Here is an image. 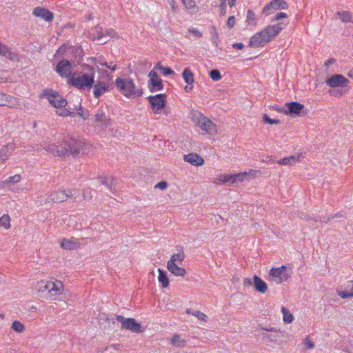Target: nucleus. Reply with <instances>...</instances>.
<instances>
[{
	"label": "nucleus",
	"instance_id": "1",
	"mask_svg": "<svg viewBox=\"0 0 353 353\" xmlns=\"http://www.w3.org/2000/svg\"><path fill=\"white\" fill-rule=\"evenodd\" d=\"M45 150L52 153L54 156L65 157L72 154L74 157L84 154L89 152L90 145L83 139L74 137H65L61 142L50 144L48 139L43 141L41 143L30 145L28 151Z\"/></svg>",
	"mask_w": 353,
	"mask_h": 353
},
{
	"label": "nucleus",
	"instance_id": "2",
	"mask_svg": "<svg viewBox=\"0 0 353 353\" xmlns=\"http://www.w3.org/2000/svg\"><path fill=\"white\" fill-rule=\"evenodd\" d=\"M83 70L74 74L68 79V83L79 89H90L94 83V68L87 64L82 65Z\"/></svg>",
	"mask_w": 353,
	"mask_h": 353
},
{
	"label": "nucleus",
	"instance_id": "3",
	"mask_svg": "<svg viewBox=\"0 0 353 353\" xmlns=\"http://www.w3.org/2000/svg\"><path fill=\"white\" fill-rule=\"evenodd\" d=\"M284 26L283 23L267 26L263 30L256 32L250 38L249 46L254 48L264 46L276 37L284 28Z\"/></svg>",
	"mask_w": 353,
	"mask_h": 353
},
{
	"label": "nucleus",
	"instance_id": "4",
	"mask_svg": "<svg viewBox=\"0 0 353 353\" xmlns=\"http://www.w3.org/2000/svg\"><path fill=\"white\" fill-rule=\"evenodd\" d=\"M117 89L128 98H137L143 94L142 89L137 88L132 79L128 77L117 78L115 80Z\"/></svg>",
	"mask_w": 353,
	"mask_h": 353
},
{
	"label": "nucleus",
	"instance_id": "5",
	"mask_svg": "<svg viewBox=\"0 0 353 353\" xmlns=\"http://www.w3.org/2000/svg\"><path fill=\"white\" fill-rule=\"evenodd\" d=\"M101 320H105L109 324H115L116 321L121 323V329L129 330L133 332H141V325L138 323L132 318H125L121 315L115 316V317L109 318L105 314H101L100 315Z\"/></svg>",
	"mask_w": 353,
	"mask_h": 353
},
{
	"label": "nucleus",
	"instance_id": "6",
	"mask_svg": "<svg viewBox=\"0 0 353 353\" xmlns=\"http://www.w3.org/2000/svg\"><path fill=\"white\" fill-rule=\"evenodd\" d=\"M37 289L39 291L48 292L51 296H56L62 294L63 291V283L58 280L56 281H41L37 283Z\"/></svg>",
	"mask_w": 353,
	"mask_h": 353
},
{
	"label": "nucleus",
	"instance_id": "7",
	"mask_svg": "<svg viewBox=\"0 0 353 353\" xmlns=\"http://www.w3.org/2000/svg\"><path fill=\"white\" fill-rule=\"evenodd\" d=\"M46 196V203H61L66 201L68 198L72 197L73 196V190L71 189L53 190Z\"/></svg>",
	"mask_w": 353,
	"mask_h": 353
},
{
	"label": "nucleus",
	"instance_id": "8",
	"mask_svg": "<svg viewBox=\"0 0 353 353\" xmlns=\"http://www.w3.org/2000/svg\"><path fill=\"white\" fill-rule=\"evenodd\" d=\"M290 274L291 272L285 266L283 265L280 268H272L269 276L270 279L276 283H281L288 280Z\"/></svg>",
	"mask_w": 353,
	"mask_h": 353
},
{
	"label": "nucleus",
	"instance_id": "9",
	"mask_svg": "<svg viewBox=\"0 0 353 353\" xmlns=\"http://www.w3.org/2000/svg\"><path fill=\"white\" fill-rule=\"evenodd\" d=\"M94 122L97 126L105 129L112 125V121L107 114L106 110L103 108H99L94 114Z\"/></svg>",
	"mask_w": 353,
	"mask_h": 353
},
{
	"label": "nucleus",
	"instance_id": "10",
	"mask_svg": "<svg viewBox=\"0 0 353 353\" xmlns=\"http://www.w3.org/2000/svg\"><path fill=\"white\" fill-rule=\"evenodd\" d=\"M148 77L150 79L148 83V86L150 92H157L163 89V85L162 79L154 70H152L149 72Z\"/></svg>",
	"mask_w": 353,
	"mask_h": 353
},
{
	"label": "nucleus",
	"instance_id": "11",
	"mask_svg": "<svg viewBox=\"0 0 353 353\" xmlns=\"http://www.w3.org/2000/svg\"><path fill=\"white\" fill-rule=\"evenodd\" d=\"M148 100L151 105L152 110L155 114L159 113L165 105V96L164 94L150 96L148 97Z\"/></svg>",
	"mask_w": 353,
	"mask_h": 353
},
{
	"label": "nucleus",
	"instance_id": "12",
	"mask_svg": "<svg viewBox=\"0 0 353 353\" xmlns=\"http://www.w3.org/2000/svg\"><path fill=\"white\" fill-rule=\"evenodd\" d=\"M304 109V105L298 102H290L285 103L283 108L279 109V111L285 114L296 117L300 114L301 110Z\"/></svg>",
	"mask_w": 353,
	"mask_h": 353
},
{
	"label": "nucleus",
	"instance_id": "13",
	"mask_svg": "<svg viewBox=\"0 0 353 353\" xmlns=\"http://www.w3.org/2000/svg\"><path fill=\"white\" fill-rule=\"evenodd\" d=\"M325 83L331 88L347 87L350 81L342 74H334L327 78Z\"/></svg>",
	"mask_w": 353,
	"mask_h": 353
},
{
	"label": "nucleus",
	"instance_id": "14",
	"mask_svg": "<svg viewBox=\"0 0 353 353\" xmlns=\"http://www.w3.org/2000/svg\"><path fill=\"white\" fill-rule=\"evenodd\" d=\"M259 336L267 342H276L279 338V331L274 327H261Z\"/></svg>",
	"mask_w": 353,
	"mask_h": 353
},
{
	"label": "nucleus",
	"instance_id": "15",
	"mask_svg": "<svg viewBox=\"0 0 353 353\" xmlns=\"http://www.w3.org/2000/svg\"><path fill=\"white\" fill-rule=\"evenodd\" d=\"M287 8L288 4L284 0H273L263 8L262 12L268 16L277 10L286 9Z\"/></svg>",
	"mask_w": 353,
	"mask_h": 353
},
{
	"label": "nucleus",
	"instance_id": "16",
	"mask_svg": "<svg viewBox=\"0 0 353 353\" xmlns=\"http://www.w3.org/2000/svg\"><path fill=\"white\" fill-rule=\"evenodd\" d=\"M197 124L202 130L205 131L206 133L210 135H214L216 133L215 124L205 117L201 116Z\"/></svg>",
	"mask_w": 353,
	"mask_h": 353
},
{
	"label": "nucleus",
	"instance_id": "17",
	"mask_svg": "<svg viewBox=\"0 0 353 353\" xmlns=\"http://www.w3.org/2000/svg\"><path fill=\"white\" fill-rule=\"evenodd\" d=\"M56 72L62 77H69L72 74V64L68 59H62L56 67Z\"/></svg>",
	"mask_w": 353,
	"mask_h": 353
},
{
	"label": "nucleus",
	"instance_id": "18",
	"mask_svg": "<svg viewBox=\"0 0 353 353\" xmlns=\"http://www.w3.org/2000/svg\"><path fill=\"white\" fill-rule=\"evenodd\" d=\"M20 105L19 99L0 92V106H7L10 108H17Z\"/></svg>",
	"mask_w": 353,
	"mask_h": 353
},
{
	"label": "nucleus",
	"instance_id": "19",
	"mask_svg": "<svg viewBox=\"0 0 353 353\" xmlns=\"http://www.w3.org/2000/svg\"><path fill=\"white\" fill-rule=\"evenodd\" d=\"M337 294L341 299L353 297V281H348L336 289Z\"/></svg>",
	"mask_w": 353,
	"mask_h": 353
},
{
	"label": "nucleus",
	"instance_id": "20",
	"mask_svg": "<svg viewBox=\"0 0 353 353\" xmlns=\"http://www.w3.org/2000/svg\"><path fill=\"white\" fill-rule=\"evenodd\" d=\"M47 99L49 103L56 108H65L68 103L66 99H63L56 92L48 94Z\"/></svg>",
	"mask_w": 353,
	"mask_h": 353
},
{
	"label": "nucleus",
	"instance_id": "21",
	"mask_svg": "<svg viewBox=\"0 0 353 353\" xmlns=\"http://www.w3.org/2000/svg\"><path fill=\"white\" fill-rule=\"evenodd\" d=\"M92 86L93 94L97 99H99L103 94L110 90V85L102 81H97Z\"/></svg>",
	"mask_w": 353,
	"mask_h": 353
},
{
	"label": "nucleus",
	"instance_id": "22",
	"mask_svg": "<svg viewBox=\"0 0 353 353\" xmlns=\"http://www.w3.org/2000/svg\"><path fill=\"white\" fill-rule=\"evenodd\" d=\"M15 148L13 143H10L0 149V163H3Z\"/></svg>",
	"mask_w": 353,
	"mask_h": 353
},
{
	"label": "nucleus",
	"instance_id": "23",
	"mask_svg": "<svg viewBox=\"0 0 353 353\" xmlns=\"http://www.w3.org/2000/svg\"><path fill=\"white\" fill-rule=\"evenodd\" d=\"M258 173H259V171L251 170L249 172H244L232 174L233 183L236 182H242L248 177H255Z\"/></svg>",
	"mask_w": 353,
	"mask_h": 353
},
{
	"label": "nucleus",
	"instance_id": "24",
	"mask_svg": "<svg viewBox=\"0 0 353 353\" xmlns=\"http://www.w3.org/2000/svg\"><path fill=\"white\" fill-rule=\"evenodd\" d=\"M33 14L38 17L44 19L46 21H51L53 19V14L48 10L43 8H36L34 9Z\"/></svg>",
	"mask_w": 353,
	"mask_h": 353
},
{
	"label": "nucleus",
	"instance_id": "25",
	"mask_svg": "<svg viewBox=\"0 0 353 353\" xmlns=\"http://www.w3.org/2000/svg\"><path fill=\"white\" fill-rule=\"evenodd\" d=\"M184 161L195 166L202 165L204 163L203 158L196 153H189L184 155Z\"/></svg>",
	"mask_w": 353,
	"mask_h": 353
},
{
	"label": "nucleus",
	"instance_id": "26",
	"mask_svg": "<svg viewBox=\"0 0 353 353\" xmlns=\"http://www.w3.org/2000/svg\"><path fill=\"white\" fill-rule=\"evenodd\" d=\"M88 36L92 40H101L105 37L103 29L99 26L92 28L88 32Z\"/></svg>",
	"mask_w": 353,
	"mask_h": 353
},
{
	"label": "nucleus",
	"instance_id": "27",
	"mask_svg": "<svg viewBox=\"0 0 353 353\" xmlns=\"http://www.w3.org/2000/svg\"><path fill=\"white\" fill-rule=\"evenodd\" d=\"M254 287L256 291L263 294L268 290L266 283L256 275L254 276Z\"/></svg>",
	"mask_w": 353,
	"mask_h": 353
},
{
	"label": "nucleus",
	"instance_id": "28",
	"mask_svg": "<svg viewBox=\"0 0 353 353\" xmlns=\"http://www.w3.org/2000/svg\"><path fill=\"white\" fill-rule=\"evenodd\" d=\"M185 255L182 248L178 250V253L172 255L170 259L168 261L167 265H172L173 264H179L184 260Z\"/></svg>",
	"mask_w": 353,
	"mask_h": 353
},
{
	"label": "nucleus",
	"instance_id": "29",
	"mask_svg": "<svg viewBox=\"0 0 353 353\" xmlns=\"http://www.w3.org/2000/svg\"><path fill=\"white\" fill-rule=\"evenodd\" d=\"M77 240L64 239L61 243V247L65 250H74L79 245Z\"/></svg>",
	"mask_w": 353,
	"mask_h": 353
},
{
	"label": "nucleus",
	"instance_id": "30",
	"mask_svg": "<svg viewBox=\"0 0 353 353\" xmlns=\"http://www.w3.org/2000/svg\"><path fill=\"white\" fill-rule=\"evenodd\" d=\"M0 54L1 56H3L6 58L10 59V60H15L17 58V55L15 53L12 52L8 46L2 44L1 42H0Z\"/></svg>",
	"mask_w": 353,
	"mask_h": 353
},
{
	"label": "nucleus",
	"instance_id": "31",
	"mask_svg": "<svg viewBox=\"0 0 353 353\" xmlns=\"http://www.w3.org/2000/svg\"><path fill=\"white\" fill-rule=\"evenodd\" d=\"M300 154L292 155L279 160L277 163L280 165H290L299 162L300 161Z\"/></svg>",
	"mask_w": 353,
	"mask_h": 353
},
{
	"label": "nucleus",
	"instance_id": "32",
	"mask_svg": "<svg viewBox=\"0 0 353 353\" xmlns=\"http://www.w3.org/2000/svg\"><path fill=\"white\" fill-rule=\"evenodd\" d=\"M167 268L172 274L176 276H184L186 274V270L179 267L177 264L167 265Z\"/></svg>",
	"mask_w": 353,
	"mask_h": 353
},
{
	"label": "nucleus",
	"instance_id": "33",
	"mask_svg": "<svg viewBox=\"0 0 353 353\" xmlns=\"http://www.w3.org/2000/svg\"><path fill=\"white\" fill-rule=\"evenodd\" d=\"M182 77L187 84L192 85L194 82V74L190 68H186L184 69Z\"/></svg>",
	"mask_w": 353,
	"mask_h": 353
},
{
	"label": "nucleus",
	"instance_id": "34",
	"mask_svg": "<svg viewBox=\"0 0 353 353\" xmlns=\"http://www.w3.org/2000/svg\"><path fill=\"white\" fill-rule=\"evenodd\" d=\"M159 276L158 280L159 283L161 284L162 288H165L169 285V279L167 276V273L165 271L159 269Z\"/></svg>",
	"mask_w": 353,
	"mask_h": 353
},
{
	"label": "nucleus",
	"instance_id": "35",
	"mask_svg": "<svg viewBox=\"0 0 353 353\" xmlns=\"http://www.w3.org/2000/svg\"><path fill=\"white\" fill-rule=\"evenodd\" d=\"M246 23L248 26L252 25L256 26L257 24V18L255 13L252 10H248L246 16Z\"/></svg>",
	"mask_w": 353,
	"mask_h": 353
},
{
	"label": "nucleus",
	"instance_id": "36",
	"mask_svg": "<svg viewBox=\"0 0 353 353\" xmlns=\"http://www.w3.org/2000/svg\"><path fill=\"white\" fill-rule=\"evenodd\" d=\"M339 19L344 23L350 22L352 21V15L347 11L338 12L335 14Z\"/></svg>",
	"mask_w": 353,
	"mask_h": 353
},
{
	"label": "nucleus",
	"instance_id": "37",
	"mask_svg": "<svg viewBox=\"0 0 353 353\" xmlns=\"http://www.w3.org/2000/svg\"><path fill=\"white\" fill-rule=\"evenodd\" d=\"M170 343L172 345H175L176 347H184L185 345V341L181 338V336L179 334H175L171 339Z\"/></svg>",
	"mask_w": 353,
	"mask_h": 353
},
{
	"label": "nucleus",
	"instance_id": "38",
	"mask_svg": "<svg viewBox=\"0 0 353 353\" xmlns=\"http://www.w3.org/2000/svg\"><path fill=\"white\" fill-rule=\"evenodd\" d=\"M21 179V176L19 174H16L14 176H10L5 181H1L0 186L3 187L4 185L8 184V183H17L19 181H20Z\"/></svg>",
	"mask_w": 353,
	"mask_h": 353
},
{
	"label": "nucleus",
	"instance_id": "39",
	"mask_svg": "<svg viewBox=\"0 0 353 353\" xmlns=\"http://www.w3.org/2000/svg\"><path fill=\"white\" fill-rule=\"evenodd\" d=\"M281 312L283 315V321L287 323H290L292 322L294 317L293 315L290 312V311L285 308V307H282Z\"/></svg>",
	"mask_w": 353,
	"mask_h": 353
},
{
	"label": "nucleus",
	"instance_id": "40",
	"mask_svg": "<svg viewBox=\"0 0 353 353\" xmlns=\"http://www.w3.org/2000/svg\"><path fill=\"white\" fill-rule=\"evenodd\" d=\"M0 226L5 229L10 228V218L8 214H3L0 217Z\"/></svg>",
	"mask_w": 353,
	"mask_h": 353
},
{
	"label": "nucleus",
	"instance_id": "41",
	"mask_svg": "<svg viewBox=\"0 0 353 353\" xmlns=\"http://www.w3.org/2000/svg\"><path fill=\"white\" fill-rule=\"evenodd\" d=\"M95 65L97 66H98V65H102V66H105V67L110 69L112 71H114L117 69V65L114 64L112 61L108 63V62L105 61L97 60L95 61Z\"/></svg>",
	"mask_w": 353,
	"mask_h": 353
},
{
	"label": "nucleus",
	"instance_id": "42",
	"mask_svg": "<svg viewBox=\"0 0 353 353\" xmlns=\"http://www.w3.org/2000/svg\"><path fill=\"white\" fill-rule=\"evenodd\" d=\"M217 180L223 183H233L232 174H221L219 176Z\"/></svg>",
	"mask_w": 353,
	"mask_h": 353
},
{
	"label": "nucleus",
	"instance_id": "43",
	"mask_svg": "<svg viewBox=\"0 0 353 353\" xmlns=\"http://www.w3.org/2000/svg\"><path fill=\"white\" fill-rule=\"evenodd\" d=\"M12 328L17 332L21 333L24 330V325L19 321H14L12 324Z\"/></svg>",
	"mask_w": 353,
	"mask_h": 353
},
{
	"label": "nucleus",
	"instance_id": "44",
	"mask_svg": "<svg viewBox=\"0 0 353 353\" xmlns=\"http://www.w3.org/2000/svg\"><path fill=\"white\" fill-rule=\"evenodd\" d=\"M192 315L196 317L199 320L202 321H207L208 316L204 313L200 312L199 310H194L192 312Z\"/></svg>",
	"mask_w": 353,
	"mask_h": 353
},
{
	"label": "nucleus",
	"instance_id": "45",
	"mask_svg": "<svg viewBox=\"0 0 353 353\" xmlns=\"http://www.w3.org/2000/svg\"><path fill=\"white\" fill-rule=\"evenodd\" d=\"M56 112H57V114H58L59 116H62V117H68V116L73 117L74 114L73 112H71L70 110H69L68 109H66V108H63L60 110H57Z\"/></svg>",
	"mask_w": 353,
	"mask_h": 353
},
{
	"label": "nucleus",
	"instance_id": "46",
	"mask_svg": "<svg viewBox=\"0 0 353 353\" xmlns=\"http://www.w3.org/2000/svg\"><path fill=\"white\" fill-rule=\"evenodd\" d=\"M210 77L214 81H219L221 79V74L218 70H212L210 72Z\"/></svg>",
	"mask_w": 353,
	"mask_h": 353
},
{
	"label": "nucleus",
	"instance_id": "47",
	"mask_svg": "<svg viewBox=\"0 0 353 353\" xmlns=\"http://www.w3.org/2000/svg\"><path fill=\"white\" fill-rule=\"evenodd\" d=\"M184 6L188 9H193L196 7V3L193 0H181Z\"/></svg>",
	"mask_w": 353,
	"mask_h": 353
},
{
	"label": "nucleus",
	"instance_id": "48",
	"mask_svg": "<svg viewBox=\"0 0 353 353\" xmlns=\"http://www.w3.org/2000/svg\"><path fill=\"white\" fill-rule=\"evenodd\" d=\"M211 35L213 43L214 44L215 46H218L217 40L219 39V34L215 28H212V30L211 31Z\"/></svg>",
	"mask_w": 353,
	"mask_h": 353
},
{
	"label": "nucleus",
	"instance_id": "49",
	"mask_svg": "<svg viewBox=\"0 0 353 353\" xmlns=\"http://www.w3.org/2000/svg\"><path fill=\"white\" fill-rule=\"evenodd\" d=\"M77 114L84 120L88 119L90 114L87 110H83L82 108H79Z\"/></svg>",
	"mask_w": 353,
	"mask_h": 353
},
{
	"label": "nucleus",
	"instance_id": "50",
	"mask_svg": "<svg viewBox=\"0 0 353 353\" xmlns=\"http://www.w3.org/2000/svg\"><path fill=\"white\" fill-rule=\"evenodd\" d=\"M263 121L265 123H268V124H278L280 123L279 120L272 119L270 118L267 114H264Z\"/></svg>",
	"mask_w": 353,
	"mask_h": 353
},
{
	"label": "nucleus",
	"instance_id": "51",
	"mask_svg": "<svg viewBox=\"0 0 353 353\" xmlns=\"http://www.w3.org/2000/svg\"><path fill=\"white\" fill-rule=\"evenodd\" d=\"M188 32L190 33H192V35L196 38H200L202 37V33L199 32V30L194 28H190L188 29Z\"/></svg>",
	"mask_w": 353,
	"mask_h": 353
},
{
	"label": "nucleus",
	"instance_id": "52",
	"mask_svg": "<svg viewBox=\"0 0 353 353\" xmlns=\"http://www.w3.org/2000/svg\"><path fill=\"white\" fill-rule=\"evenodd\" d=\"M304 344L308 349H312L314 347V343L310 339L309 336H307L304 340Z\"/></svg>",
	"mask_w": 353,
	"mask_h": 353
},
{
	"label": "nucleus",
	"instance_id": "53",
	"mask_svg": "<svg viewBox=\"0 0 353 353\" xmlns=\"http://www.w3.org/2000/svg\"><path fill=\"white\" fill-rule=\"evenodd\" d=\"M163 75H172L174 74V72L173 70H172L170 68L168 67H163L161 71Z\"/></svg>",
	"mask_w": 353,
	"mask_h": 353
},
{
	"label": "nucleus",
	"instance_id": "54",
	"mask_svg": "<svg viewBox=\"0 0 353 353\" xmlns=\"http://www.w3.org/2000/svg\"><path fill=\"white\" fill-rule=\"evenodd\" d=\"M243 284L244 287L248 288L252 285H254V279H250V278H244L243 281Z\"/></svg>",
	"mask_w": 353,
	"mask_h": 353
},
{
	"label": "nucleus",
	"instance_id": "55",
	"mask_svg": "<svg viewBox=\"0 0 353 353\" xmlns=\"http://www.w3.org/2000/svg\"><path fill=\"white\" fill-rule=\"evenodd\" d=\"M329 94L332 96L340 97L343 95V92L339 90H330Z\"/></svg>",
	"mask_w": 353,
	"mask_h": 353
},
{
	"label": "nucleus",
	"instance_id": "56",
	"mask_svg": "<svg viewBox=\"0 0 353 353\" xmlns=\"http://www.w3.org/2000/svg\"><path fill=\"white\" fill-rule=\"evenodd\" d=\"M105 37L108 36L110 38H113L117 36V32L114 30L110 28L105 31V33H104Z\"/></svg>",
	"mask_w": 353,
	"mask_h": 353
},
{
	"label": "nucleus",
	"instance_id": "57",
	"mask_svg": "<svg viewBox=\"0 0 353 353\" xmlns=\"http://www.w3.org/2000/svg\"><path fill=\"white\" fill-rule=\"evenodd\" d=\"M236 22L235 17L234 16H230L227 21V25L230 28H232L234 27Z\"/></svg>",
	"mask_w": 353,
	"mask_h": 353
},
{
	"label": "nucleus",
	"instance_id": "58",
	"mask_svg": "<svg viewBox=\"0 0 353 353\" xmlns=\"http://www.w3.org/2000/svg\"><path fill=\"white\" fill-rule=\"evenodd\" d=\"M287 14L284 12L277 13L273 18L272 21H279L283 18H286Z\"/></svg>",
	"mask_w": 353,
	"mask_h": 353
},
{
	"label": "nucleus",
	"instance_id": "59",
	"mask_svg": "<svg viewBox=\"0 0 353 353\" xmlns=\"http://www.w3.org/2000/svg\"><path fill=\"white\" fill-rule=\"evenodd\" d=\"M110 179L107 176L100 178L101 183L111 188V185L109 184Z\"/></svg>",
	"mask_w": 353,
	"mask_h": 353
},
{
	"label": "nucleus",
	"instance_id": "60",
	"mask_svg": "<svg viewBox=\"0 0 353 353\" xmlns=\"http://www.w3.org/2000/svg\"><path fill=\"white\" fill-rule=\"evenodd\" d=\"M221 1V14H225V8H226V0H220Z\"/></svg>",
	"mask_w": 353,
	"mask_h": 353
},
{
	"label": "nucleus",
	"instance_id": "61",
	"mask_svg": "<svg viewBox=\"0 0 353 353\" xmlns=\"http://www.w3.org/2000/svg\"><path fill=\"white\" fill-rule=\"evenodd\" d=\"M167 183L165 181H161L155 185V188L165 190L167 188Z\"/></svg>",
	"mask_w": 353,
	"mask_h": 353
},
{
	"label": "nucleus",
	"instance_id": "62",
	"mask_svg": "<svg viewBox=\"0 0 353 353\" xmlns=\"http://www.w3.org/2000/svg\"><path fill=\"white\" fill-rule=\"evenodd\" d=\"M232 47L237 50H242L244 48V45L242 43H236L232 45Z\"/></svg>",
	"mask_w": 353,
	"mask_h": 353
},
{
	"label": "nucleus",
	"instance_id": "63",
	"mask_svg": "<svg viewBox=\"0 0 353 353\" xmlns=\"http://www.w3.org/2000/svg\"><path fill=\"white\" fill-rule=\"evenodd\" d=\"M335 62H336V59L334 58H331L325 62V65L326 67H328L329 65L334 64Z\"/></svg>",
	"mask_w": 353,
	"mask_h": 353
},
{
	"label": "nucleus",
	"instance_id": "64",
	"mask_svg": "<svg viewBox=\"0 0 353 353\" xmlns=\"http://www.w3.org/2000/svg\"><path fill=\"white\" fill-rule=\"evenodd\" d=\"M169 4L172 8V10L174 12L176 11L177 6L176 5V3L174 0H169Z\"/></svg>",
	"mask_w": 353,
	"mask_h": 353
}]
</instances>
